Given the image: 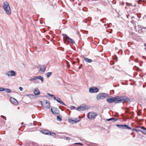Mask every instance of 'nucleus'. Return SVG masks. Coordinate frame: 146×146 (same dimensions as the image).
Wrapping results in <instances>:
<instances>
[{
	"label": "nucleus",
	"mask_w": 146,
	"mask_h": 146,
	"mask_svg": "<svg viewBox=\"0 0 146 146\" xmlns=\"http://www.w3.org/2000/svg\"><path fill=\"white\" fill-rule=\"evenodd\" d=\"M96 114L93 112H89L88 114V117L90 119L94 118L96 115Z\"/></svg>",
	"instance_id": "obj_9"
},
{
	"label": "nucleus",
	"mask_w": 146,
	"mask_h": 146,
	"mask_svg": "<svg viewBox=\"0 0 146 146\" xmlns=\"http://www.w3.org/2000/svg\"><path fill=\"white\" fill-rule=\"evenodd\" d=\"M140 132L146 134V128H140Z\"/></svg>",
	"instance_id": "obj_19"
},
{
	"label": "nucleus",
	"mask_w": 146,
	"mask_h": 146,
	"mask_svg": "<svg viewBox=\"0 0 146 146\" xmlns=\"http://www.w3.org/2000/svg\"><path fill=\"white\" fill-rule=\"evenodd\" d=\"M40 102L41 105L43 107L47 109H49L50 108V104L48 101L44 100L42 101H41Z\"/></svg>",
	"instance_id": "obj_5"
},
{
	"label": "nucleus",
	"mask_w": 146,
	"mask_h": 146,
	"mask_svg": "<svg viewBox=\"0 0 146 146\" xmlns=\"http://www.w3.org/2000/svg\"><path fill=\"white\" fill-rule=\"evenodd\" d=\"M103 130H105V128H104V129H103Z\"/></svg>",
	"instance_id": "obj_42"
},
{
	"label": "nucleus",
	"mask_w": 146,
	"mask_h": 146,
	"mask_svg": "<svg viewBox=\"0 0 146 146\" xmlns=\"http://www.w3.org/2000/svg\"><path fill=\"white\" fill-rule=\"evenodd\" d=\"M88 108V106L83 105L78 107L77 108V110L79 111H82L87 110Z\"/></svg>",
	"instance_id": "obj_7"
},
{
	"label": "nucleus",
	"mask_w": 146,
	"mask_h": 146,
	"mask_svg": "<svg viewBox=\"0 0 146 146\" xmlns=\"http://www.w3.org/2000/svg\"><path fill=\"white\" fill-rule=\"evenodd\" d=\"M23 122H22V123H21V125H23Z\"/></svg>",
	"instance_id": "obj_40"
},
{
	"label": "nucleus",
	"mask_w": 146,
	"mask_h": 146,
	"mask_svg": "<svg viewBox=\"0 0 146 146\" xmlns=\"http://www.w3.org/2000/svg\"><path fill=\"white\" fill-rule=\"evenodd\" d=\"M94 88V93H96L98 92V90L96 87H93Z\"/></svg>",
	"instance_id": "obj_28"
},
{
	"label": "nucleus",
	"mask_w": 146,
	"mask_h": 146,
	"mask_svg": "<svg viewBox=\"0 0 146 146\" xmlns=\"http://www.w3.org/2000/svg\"><path fill=\"white\" fill-rule=\"evenodd\" d=\"M74 144L79 145H83L82 143H74Z\"/></svg>",
	"instance_id": "obj_30"
},
{
	"label": "nucleus",
	"mask_w": 146,
	"mask_h": 146,
	"mask_svg": "<svg viewBox=\"0 0 146 146\" xmlns=\"http://www.w3.org/2000/svg\"><path fill=\"white\" fill-rule=\"evenodd\" d=\"M112 119H111L110 118L109 119H106V120L107 121H110Z\"/></svg>",
	"instance_id": "obj_34"
},
{
	"label": "nucleus",
	"mask_w": 146,
	"mask_h": 146,
	"mask_svg": "<svg viewBox=\"0 0 146 146\" xmlns=\"http://www.w3.org/2000/svg\"><path fill=\"white\" fill-rule=\"evenodd\" d=\"M131 23H132L133 24H134L135 23V21L133 20L131 21Z\"/></svg>",
	"instance_id": "obj_35"
},
{
	"label": "nucleus",
	"mask_w": 146,
	"mask_h": 146,
	"mask_svg": "<svg viewBox=\"0 0 146 146\" xmlns=\"http://www.w3.org/2000/svg\"><path fill=\"white\" fill-rule=\"evenodd\" d=\"M109 95L107 93H101L99 94L96 96V99L98 100H103L106 98L109 97Z\"/></svg>",
	"instance_id": "obj_4"
},
{
	"label": "nucleus",
	"mask_w": 146,
	"mask_h": 146,
	"mask_svg": "<svg viewBox=\"0 0 146 146\" xmlns=\"http://www.w3.org/2000/svg\"><path fill=\"white\" fill-rule=\"evenodd\" d=\"M145 16L146 17V15H145Z\"/></svg>",
	"instance_id": "obj_46"
},
{
	"label": "nucleus",
	"mask_w": 146,
	"mask_h": 146,
	"mask_svg": "<svg viewBox=\"0 0 146 146\" xmlns=\"http://www.w3.org/2000/svg\"><path fill=\"white\" fill-rule=\"evenodd\" d=\"M5 90L7 92L10 93L11 92V90L10 89L8 88H5Z\"/></svg>",
	"instance_id": "obj_26"
},
{
	"label": "nucleus",
	"mask_w": 146,
	"mask_h": 146,
	"mask_svg": "<svg viewBox=\"0 0 146 146\" xmlns=\"http://www.w3.org/2000/svg\"><path fill=\"white\" fill-rule=\"evenodd\" d=\"M84 58L85 61L87 62L90 63L92 62V60L91 59H89L88 58H87L84 57Z\"/></svg>",
	"instance_id": "obj_18"
},
{
	"label": "nucleus",
	"mask_w": 146,
	"mask_h": 146,
	"mask_svg": "<svg viewBox=\"0 0 146 146\" xmlns=\"http://www.w3.org/2000/svg\"><path fill=\"white\" fill-rule=\"evenodd\" d=\"M95 145V144H92V146H94V145Z\"/></svg>",
	"instance_id": "obj_39"
},
{
	"label": "nucleus",
	"mask_w": 146,
	"mask_h": 146,
	"mask_svg": "<svg viewBox=\"0 0 146 146\" xmlns=\"http://www.w3.org/2000/svg\"><path fill=\"white\" fill-rule=\"evenodd\" d=\"M106 101L109 103L114 102L115 104L121 103L124 102H129L130 101V99L125 96H117L115 97L108 98L106 99Z\"/></svg>",
	"instance_id": "obj_1"
},
{
	"label": "nucleus",
	"mask_w": 146,
	"mask_h": 146,
	"mask_svg": "<svg viewBox=\"0 0 146 146\" xmlns=\"http://www.w3.org/2000/svg\"><path fill=\"white\" fill-rule=\"evenodd\" d=\"M47 95L45 96V97L48 99L51 100L52 97H53V98L54 100H56L58 102L60 103L62 105L66 106V104L62 101L58 97H56L54 95L50 94L49 93H47Z\"/></svg>",
	"instance_id": "obj_2"
},
{
	"label": "nucleus",
	"mask_w": 146,
	"mask_h": 146,
	"mask_svg": "<svg viewBox=\"0 0 146 146\" xmlns=\"http://www.w3.org/2000/svg\"><path fill=\"white\" fill-rule=\"evenodd\" d=\"M111 119H111L110 121H112V122H115L117 121L118 119L117 118H111Z\"/></svg>",
	"instance_id": "obj_25"
},
{
	"label": "nucleus",
	"mask_w": 146,
	"mask_h": 146,
	"mask_svg": "<svg viewBox=\"0 0 146 146\" xmlns=\"http://www.w3.org/2000/svg\"><path fill=\"white\" fill-rule=\"evenodd\" d=\"M51 111L52 113L53 114L56 115L59 113V111L58 109H57L55 108H51Z\"/></svg>",
	"instance_id": "obj_13"
},
{
	"label": "nucleus",
	"mask_w": 146,
	"mask_h": 146,
	"mask_svg": "<svg viewBox=\"0 0 146 146\" xmlns=\"http://www.w3.org/2000/svg\"><path fill=\"white\" fill-rule=\"evenodd\" d=\"M19 89L21 91H22L23 90V88L22 87H20L19 88Z\"/></svg>",
	"instance_id": "obj_33"
},
{
	"label": "nucleus",
	"mask_w": 146,
	"mask_h": 146,
	"mask_svg": "<svg viewBox=\"0 0 146 146\" xmlns=\"http://www.w3.org/2000/svg\"><path fill=\"white\" fill-rule=\"evenodd\" d=\"M75 107L73 106H71L70 107V108L71 110H73L75 108Z\"/></svg>",
	"instance_id": "obj_31"
},
{
	"label": "nucleus",
	"mask_w": 146,
	"mask_h": 146,
	"mask_svg": "<svg viewBox=\"0 0 146 146\" xmlns=\"http://www.w3.org/2000/svg\"><path fill=\"white\" fill-rule=\"evenodd\" d=\"M133 17H132V19Z\"/></svg>",
	"instance_id": "obj_44"
},
{
	"label": "nucleus",
	"mask_w": 146,
	"mask_h": 146,
	"mask_svg": "<svg viewBox=\"0 0 146 146\" xmlns=\"http://www.w3.org/2000/svg\"><path fill=\"white\" fill-rule=\"evenodd\" d=\"M32 146H38V144L37 143L33 142L31 143Z\"/></svg>",
	"instance_id": "obj_27"
},
{
	"label": "nucleus",
	"mask_w": 146,
	"mask_h": 146,
	"mask_svg": "<svg viewBox=\"0 0 146 146\" xmlns=\"http://www.w3.org/2000/svg\"><path fill=\"white\" fill-rule=\"evenodd\" d=\"M40 68V70L39 71L41 72H44L46 70V68L43 66H41V65H39V66Z\"/></svg>",
	"instance_id": "obj_15"
},
{
	"label": "nucleus",
	"mask_w": 146,
	"mask_h": 146,
	"mask_svg": "<svg viewBox=\"0 0 146 146\" xmlns=\"http://www.w3.org/2000/svg\"><path fill=\"white\" fill-rule=\"evenodd\" d=\"M34 92V94L36 95H39L40 94L39 90L37 88L35 89Z\"/></svg>",
	"instance_id": "obj_17"
},
{
	"label": "nucleus",
	"mask_w": 146,
	"mask_h": 146,
	"mask_svg": "<svg viewBox=\"0 0 146 146\" xmlns=\"http://www.w3.org/2000/svg\"><path fill=\"white\" fill-rule=\"evenodd\" d=\"M137 128H145V127L143 126H141L138 127Z\"/></svg>",
	"instance_id": "obj_38"
},
{
	"label": "nucleus",
	"mask_w": 146,
	"mask_h": 146,
	"mask_svg": "<svg viewBox=\"0 0 146 146\" xmlns=\"http://www.w3.org/2000/svg\"><path fill=\"white\" fill-rule=\"evenodd\" d=\"M5 88H0V91H3L5 90Z\"/></svg>",
	"instance_id": "obj_29"
},
{
	"label": "nucleus",
	"mask_w": 146,
	"mask_h": 146,
	"mask_svg": "<svg viewBox=\"0 0 146 146\" xmlns=\"http://www.w3.org/2000/svg\"><path fill=\"white\" fill-rule=\"evenodd\" d=\"M36 79H40V80H41L42 82L43 81V78L41 76L34 77L32 78H30L29 80L30 81H32L35 80Z\"/></svg>",
	"instance_id": "obj_8"
},
{
	"label": "nucleus",
	"mask_w": 146,
	"mask_h": 146,
	"mask_svg": "<svg viewBox=\"0 0 146 146\" xmlns=\"http://www.w3.org/2000/svg\"><path fill=\"white\" fill-rule=\"evenodd\" d=\"M19 130H21V128H19Z\"/></svg>",
	"instance_id": "obj_43"
},
{
	"label": "nucleus",
	"mask_w": 146,
	"mask_h": 146,
	"mask_svg": "<svg viewBox=\"0 0 146 146\" xmlns=\"http://www.w3.org/2000/svg\"><path fill=\"white\" fill-rule=\"evenodd\" d=\"M49 134L50 135L53 136V137H54L56 136V134L55 133L51 132L50 131V133H49Z\"/></svg>",
	"instance_id": "obj_24"
},
{
	"label": "nucleus",
	"mask_w": 146,
	"mask_h": 146,
	"mask_svg": "<svg viewBox=\"0 0 146 146\" xmlns=\"http://www.w3.org/2000/svg\"><path fill=\"white\" fill-rule=\"evenodd\" d=\"M64 37V39L70 44H74L75 42L73 40L69 37L67 35L62 34Z\"/></svg>",
	"instance_id": "obj_6"
},
{
	"label": "nucleus",
	"mask_w": 146,
	"mask_h": 146,
	"mask_svg": "<svg viewBox=\"0 0 146 146\" xmlns=\"http://www.w3.org/2000/svg\"><path fill=\"white\" fill-rule=\"evenodd\" d=\"M62 116L60 115H59L57 117V119L58 121H60L62 120Z\"/></svg>",
	"instance_id": "obj_22"
},
{
	"label": "nucleus",
	"mask_w": 146,
	"mask_h": 146,
	"mask_svg": "<svg viewBox=\"0 0 146 146\" xmlns=\"http://www.w3.org/2000/svg\"><path fill=\"white\" fill-rule=\"evenodd\" d=\"M145 50H146V48L145 49Z\"/></svg>",
	"instance_id": "obj_45"
},
{
	"label": "nucleus",
	"mask_w": 146,
	"mask_h": 146,
	"mask_svg": "<svg viewBox=\"0 0 146 146\" xmlns=\"http://www.w3.org/2000/svg\"><path fill=\"white\" fill-rule=\"evenodd\" d=\"M127 129H131L132 131H135L137 133L140 132V130L137 129L135 128H127Z\"/></svg>",
	"instance_id": "obj_20"
},
{
	"label": "nucleus",
	"mask_w": 146,
	"mask_h": 146,
	"mask_svg": "<svg viewBox=\"0 0 146 146\" xmlns=\"http://www.w3.org/2000/svg\"><path fill=\"white\" fill-rule=\"evenodd\" d=\"M126 4L127 5L131 6V3H129L128 2H126Z\"/></svg>",
	"instance_id": "obj_32"
},
{
	"label": "nucleus",
	"mask_w": 146,
	"mask_h": 146,
	"mask_svg": "<svg viewBox=\"0 0 146 146\" xmlns=\"http://www.w3.org/2000/svg\"><path fill=\"white\" fill-rule=\"evenodd\" d=\"M140 27L141 28L144 29H146V27H142L141 26H140Z\"/></svg>",
	"instance_id": "obj_36"
},
{
	"label": "nucleus",
	"mask_w": 146,
	"mask_h": 146,
	"mask_svg": "<svg viewBox=\"0 0 146 146\" xmlns=\"http://www.w3.org/2000/svg\"><path fill=\"white\" fill-rule=\"evenodd\" d=\"M66 139L67 140H69L70 139V138L68 137H66Z\"/></svg>",
	"instance_id": "obj_37"
},
{
	"label": "nucleus",
	"mask_w": 146,
	"mask_h": 146,
	"mask_svg": "<svg viewBox=\"0 0 146 146\" xmlns=\"http://www.w3.org/2000/svg\"><path fill=\"white\" fill-rule=\"evenodd\" d=\"M52 73L51 72H48L46 73V75L47 78H48L52 74Z\"/></svg>",
	"instance_id": "obj_21"
},
{
	"label": "nucleus",
	"mask_w": 146,
	"mask_h": 146,
	"mask_svg": "<svg viewBox=\"0 0 146 146\" xmlns=\"http://www.w3.org/2000/svg\"><path fill=\"white\" fill-rule=\"evenodd\" d=\"M40 132L42 133L45 135H49L50 131L48 130H41Z\"/></svg>",
	"instance_id": "obj_16"
},
{
	"label": "nucleus",
	"mask_w": 146,
	"mask_h": 146,
	"mask_svg": "<svg viewBox=\"0 0 146 146\" xmlns=\"http://www.w3.org/2000/svg\"><path fill=\"white\" fill-rule=\"evenodd\" d=\"M3 8L6 14L8 15H10L11 14V10L9 4L7 1L4 2Z\"/></svg>",
	"instance_id": "obj_3"
},
{
	"label": "nucleus",
	"mask_w": 146,
	"mask_h": 146,
	"mask_svg": "<svg viewBox=\"0 0 146 146\" xmlns=\"http://www.w3.org/2000/svg\"><path fill=\"white\" fill-rule=\"evenodd\" d=\"M10 100L11 102L13 104L16 105L18 104V102L14 98L12 97L11 98Z\"/></svg>",
	"instance_id": "obj_12"
},
{
	"label": "nucleus",
	"mask_w": 146,
	"mask_h": 146,
	"mask_svg": "<svg viewBox=\"0 0 146 146\" xmlns=\"http://www.w3.org/2000/svg\"><path fill=\"white\" fill-rule=\"evenodd\" d=\"M116 126L119 127V128H131L126 125L117 124L116 125Z\"/></svg>",
	"instance_id": "obj_14"
},
{
	"label": "nucleus",
	"mask_w": 146,
	"mask_h": 146,
	"mask_svg": "<svg viewBox=\"0 0 146 146\" xmlns=\"http://www.w3.org/2000/svg\"><path fill=\"white\" fill-rule=\"evenodd\" d=\"M69 122L72 123H74L77 122H78L80 120V118H76L74 119H72L70 118L68 119Z\"/></svg>",
	"instance_id": "obj_10"
},
{
	"label": "nucleus",
	"mask_w": 146,
	"mask_h": 146,
	"mask_svg": "<svg viewBox=\"0 0 146 146\" xmlns=\"http://www.w3.org/2000/svg\"><path fill=\"white\" fill-rule=\"evenodd\" d=\"M144 46H146V43L144 44Z\"/></svg>",
	"instance_id": "obj_41"
},
{
	"label": "nucleus",
	"mask_w": 146,
	"mask_h": 146,
	"mask_svg": "<svg viewBox=\"0 0 146 146\" xmlns=\"http://www.w3.org/2000/svg\"><path fill=\"white\" fill-rule=\"evenodd\" d=\"M94 88L93 87L91 88H89V91L91 93H94Z\"/></svg>",
	"instance_id": "obj_23"
},
{
	"label": "nucleus",
	"mask_w": 146,
	"mask_h": 146,
	"mask_svg": "<svg viewBox=\"0 0 146 146\" xmlns=\"http://www.w3.org/2000/svg\"><path fill=\"white\" fill-rule=\"evenodd\" d=\"M6 74L8 76H15L16 75V73L15 71L11 70L7 72Z\"/></svg>",
	"instance_id": "obj_11"
}]
</instances>
